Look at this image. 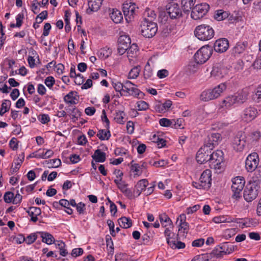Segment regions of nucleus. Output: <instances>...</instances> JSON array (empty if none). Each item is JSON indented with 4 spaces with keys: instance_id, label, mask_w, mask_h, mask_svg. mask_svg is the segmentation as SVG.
<instances>
[{
    "instance_id": "57",
    "label": "nucleus",
    "mask_w": 261,
    "mask_h": 261,
    "mask_svg": "<svg viewBox=\"0 0 261 261\" xmlns=\"http://www.w3.org/2000/svg\"><path fill=\"white\" fill-rule=\"evenodd\" d=\"M230 219L231 218L227 219L224 216H219L217 217H215L213 218V221L215 223H221L226 222H228V221H230Z\"/></svg>"
},
{
    "instance_id": "62",
    "label": "nucleus",
    "mask_w": 261,
    "mask_h": 261,
    "mask_svg": "<svg viewBox=\"0 0 261 261\" xmlns=\"http://www.w3.org/2000/svg\"><path fill=\"white\" fill-rule=\"evenodd\" d=\"M44 83L49 88H52L55 83V80L54 77L49 76L47 77L44 80Z\"/></svg>"
},
{
    "instance_id": "63",
    "label": "nucleus",
    "mask_w": 261,
    "mask_h": 261,
    "mask_svg": "<svg viewBox=\"0 0 261 261\" xmlns=\"http://www.w3.org/2000/svg\"><path fill=\"white\" fill-rule=\"evenodd\" d=\"M10 147L13 150H16L18 148V141L15 137L12 138L9 142Z\"/></svg>"
},
{
    "instance_id": "36",
    "label": "nucleus",
    "mask_w": 261,
    "mask_h": 261,
    "mask_svg": "<svg viewBox=\"0 0 261 261\" xmlns=\"http://www.w3.org/2000/svg\"><path fill=\"white\" fill-rule=\"evenodd\" d=\"M229 14L227 12L223 10H218L216 11L214 17L218 21H221L228 18Z\"/></svg>"
},
{
    "instance_id": "5",
    "label": "nucleus",
    "mask_w": 261,
    "mask_h": 261,
    "mask_svg": "<svg viewBox=\"0 0 261 261\" xmlns=\"http://www.w3.org/2000/svg\"><path fill=\"white\" fill-rule=\"evenodd\" d=\"M247 144L246 135L242 131L238 132L231 139V146L237 152L242 151Z\"/></svg>"
},
{
    "instance_id": "40",
    "label": "nucleus",
    "mask_w": 261,
    "mask_h": 261,
    "mask_svg": "<svg viewBox=\"0 0 261 261\" xmlns=\"http://www.w3.org/2000/svg\"><path fill=\"white\" fill-rule=\"evenodd\" d=\"M24 158V153H22L21 154L19 155V156L17 159H16L15 162V166L14 168L12 169V174H13L15 172H16L20 168L21 164L22 163Z\"/></svg>"
},
{
    "instance_id": "60",
    "label": "nucleus",
    "mask_w": 261,
    "mask_h": 261,
    "mask_svg": "<svg viewBox=\"0 0 261 261\" xmlns=\"http://www.w3.org/2000/svg\"><path fill=\"white\" fill-rule=\"evenodd\" d=\"M139 111H145L148 109V105L145 101L141 100L137 103Z\"/></svg>"
},
{
    "instance_id": "15",
    "label": "nucleus",
    "mask_w": 261,
    "mask_h": 261,
    "mask_svg": "<svg viewBox=\"0 0 261 261\" xmlns=\"http://www.w3.org/2000/svg\"><path fill=\"white\" fill-rule=\"evenodd\" d=\"M130 42V38L126 35H121L119 37L117 50L120 55H122L127 51Z\"/></svg>"
},
{
    "instance_id": "13",
    "label": "nucleus",
    "mask_w": 261,
    "mask_h": 261,
    "mask_svg": "<svg viewBox=\"0 0 261 261\" xmlns=\"http://www.w3.org/2000/svg\"><path fill=\"white\" fill-rule=\"evenodd\" d=\"M259 163L258 154L253 152L249 154L245 161V167L248 172H252L256 168Z\"/></svg>"
},
{
    "instance_id": "12",
    "label": "nucleus",
    "mask_w": 261,
    "mask_h": 261,
    "mask_svg": "<svg viewBox=\"0 0 261 261\" xmlns=\"http://www.w3.org/2000/svg\"><path fill=\"white\" fill-rule=\"evenodd\" d=\"M211 158L207 162H208L211 168L215 169H220L221 164L223 161V152L221 150H217L216 151H212Z\"/></svg>"
},
{
    "instance_id": "10",
    "label": "nucleus",
    "mask_w": 261,
    "mask_h": 261,
    "mask_svg": "<svg viewBox=\"0 0 261 261\" xmlns=\"http://www.w3.org/2000/svg\"><path fill=\"white\" fill-rule=\"evenodd\" d=\"M209 9L210 6L206 3L197 4L192 9L191 18L194 20L200 19L207 14Z\"/></svg>"
},
{
    "instance_id": "33",
    "label": "nucleus",
    "mask_w": 261,
    "mask_h": 261,
    "mask_svg": "<svg viewBox=\"0 0 261 261\" xmlns=\"http://www.w3.org/2000/svg\"><path fill=\"white\" fill-rule=\"evenodd\" d=\"M167 243L173 249H180L185 247V244L181 241H176L171 240L170 238L167 239Z\"/></svg>"
},
{
    "instance_id": "37",
    "label": "nucleus",
    "mask_w": 261,
    "mask_h": 261,
    "mask_svg": "<svg viewBox=\"0 0 261 261\" xmlns=\"http://www.w3.org/2000/svg\"><path fill=\"white\" fill-rule=\"evenodd\" d=\"M156 14L154 11L149 9H147L144 12V18L143 20L148 22L153 21L156 19Z\"/></svg>"
},
{
    "instance_id": "22",
    "label": "nucleus",
    "mask_w": 261,
    "mask_h": 261,
    "mask_svg": "<svg viewBox=\"0 0 261 261\" xmlns=\"http://www.w3.org/2000/svg\"><path fill=\"white\" fill-rule=\"evenodd\" d=\"M186 217L184 214H181L177 218V221L179 220L178 231L180 233L182 232L184 234H187L189 230V225L188 223L186 221Z\"/></svg>"
},
{
    "instance_id": "25",
    "label": "nucleus",
    "mask_w": 261,
    "mask_h": 261,
    "mask_svg": "<svg viewBox=\"0 0 261 261\" xmlns=\"http://www.w3.org/2000/svg\"><path fill=\"white\" fill-rule=\"evenodd\" d=\"M109 15L113 21L116 23H120L123 20L121 12L117 9H110Z\"/></svg>"
},
{
    "instance_id": "43",
    "label": "nucleus",
    "mask_w": 261,
    "mask_h": 261,
    "mask_svg": "<svg viewBox=\"0 0 261 261\" xmlns=\"http://www.w3.org/2000/svg\"><path fill=\"white\" fill-rule=\"evenodd\" d=\"M97 136L101 140H108L111 137L110 132L109 130L100 129L97 134Z\"/></svg>"
},
{
    "instance_id": "53",
    "label": "nucleus",
    "mask_w": 261,
    "mask_h": 261,
    "mask_svg": "<svg viewBox=\"0 0 261 261\" xmlns=\"http://www.w3.org/2000/svg\"><path fill=\"white\" fill-rule=\"evenodd\" d=\"M261 137V133L259 131H254L250 134V140L252 143L259 140Z\"/></svg>"
},
{
    "instance_id": "41",
    "label": "nucleus",
    "mask_w": 261,
    "mask_h": 261,
    "mask_svg": "<svg viewBox=\"0 0 261 261\" xmlns=\"http://www.w3.org/2000/svg\"><path fill=\"white\" fill-rule=\"evenodd\" d=\"M76 92L74 91H70L67 95H66L64 97V101L68 103L71 105L76 104L75 101V97H74V94H76Z\"/></svg>"
},
{
    "instance_id": "28",
    "label": "nucleus",
    "mask_w": 261,
    "mask_h": 261,
    "mask_svg": "<svg viewBox=\"0 0 261 261\" xmlns=\"http://www.w3.org/2000/svg\"><path fill=\"white\" fill-rule=\"evenodd\" d=\"M103 0H88V9L87 13L90 12H96L100 8Z\"/></svg>"
},
{
    "instance_id": "32",
    "label": "nucleus",
    "mask_w": 261,
    "mask_h": 261,
    "mask_svg": "<svg viewBox=\"0 0 261 261\" xmlns=\"http://www.w3.org/2000/svg\"><path fill=\"white\" fill-rule=\"evenodd\" d=\"M70 115L71 116V119L73 122H75L81 116V112L75 107H71V108L67 109Z\"/></svg>"
},
{
    "instance_id": "56",
    "label": "nucleus",
    "mask_w": 261,
    "mask_h": 261,
    "mask_svg": "<svg viewBox=\"0 0 261 261\" xmlns=\"http://www.w3.org/2000/svg\"><path fill=\"white\" fill-rule=\"evenodd\" d=\"M39 121L42 124H46L50 121V117L48 114H41L38 116Z\"/></svg>"
},
{
    "instance_id": "6",
    "label": "nucleus",
    "mask_w": 261,
    "mask_h": 261,
    "mask_svg": "<svg viewBox=\"0 0 261 261\" xmlns=\"http://www.w3.org/2000/svg\"><path fill=\"white\" fill-rule=\"evenodd\" d=\"M259 186L256 181H249L244 191V198L247 202H251L255 199L258 195Z\"/></svg>"
},
{
    "instance_id": "9",
    "label": "nucleus",
    "mask_w": 261,
    "mask_h": 261,
    "mask_svg": "<svg viewBox=\"0 0 261 261\" xmlns=\"http://www.w3.org/2000/svg\"><path fill=\"white\" fill-rule=\"evenodd\" d=\"M213 53L212 47L208 45L201 47L194 55V59L198 64L205 63L211 56Z\"/></svg>"
},
{
    "instance_id": "45",
    "label": "nucleus",
    "mask_w": 261,
    "mask_h": 261,
    "mask_svg": "<svg viewBox=\"0 0 261 261\" xmlns=\"http://www.w3.org/2000/svg\"><path fill=\"white\" fill-rule=\"evenodd\" d=\"M218 246L224 255L229 254L232 252V249L229 247V243L228 242L221 243L218 245Z\"/></svg>"
},
{
    "instance_id": "47",
    "label": "nucleus",
    "mask_w": 261,
    "mask_h": 261,
    "mask_svg": "<svg viewBox=\"0 0 261 261\" xmlns=\"http://www.w3.org/2000/svg\"><path fill=\"white\" fill-rule=\"evenodd\" d=\"M140 72V67L139 66L134 67L129 72L128 78L130 79H136Z\"/></svg>"
},
{
    "instance_id": "18",
    "label": "nucleus",
    "mask_w": 261,
    "mask_h": 261,
    "mask_svg": "<svg viewBox=\"0 0 261 261\" xmlns=\"http://www.w3.org/2000/svg\"><path fill=\"white\" fill-rule=\"evenodd\" d=\"M222 140V137L220 134L218 133H211L207 136L204 144L209 146V147L214 148V147L218 145Z\"/></svg>"
},
{
    "instance_id": "29",
    "label": "nucleus",
    "mask_w": 261,
    "mask_h": 261,
    "mask_svg": "<svg viewBox=\"0 0 261 261\" xmlns=\"http://www.w3.org/2000/svg\"><path fill=\"white\" fill-rule=\"evenodd\" d=\"M38 233L40 234L42 242L47 245H51L55 242V239L51 234L46 231H39Z\"/></svg>"
},
{
    "instance_id": "58",
    "label": "nucleus",
    "mask_w": 261,
    "mask_h": 261,
    "mask_svg": "<svg viewBox=\"0 0 261 261\" xmlns=\"http://www.w3.org/2000/svg\"><path fill=\"white\" fill-rule=\"evenodd\" d=\"M159 124L164 127H172V120L167 118H163L159 120Z\"/></svg>"
},
{
    "instance_id": "16",
    "label": "nucleus",
    "mask_w": 261,
    "mask_h": 261,
    "mask_svg": "<svg viewBox=\"0 0 261 261\" xmlns=\"http://www.w3.org/2000/svg\"><path fill=\"white\" fill-rule=\"evenodd\" d=\"M136 6L135 3L131 2H125L122 6V10L126 20L133 18L136 14Z\"/></svg>"
},
{
    "instance_id": "3",
    "label": "nucleus",
    "mask_w": 261,
    "mask_h": 261,
    "mask_svg": "<svg viewBox=\"0 0 261 261\" xmlns=\"http://www.w3.org/2000/svg\"><path fill=\"white\" fill-rule=\"evenodd\" d=\"M194 34L200 40L208 41L213 38L215 32L212 27L207 24H201L196 27Z\"/></svg>"
},
{
    "instance_id": "64",
    "label": "nucleus",
    "mask_w": 261,
    "mask_h": 261,
    "mask_svg": "<svg viewBox=\"0 0 261 261\" xmlns=\"http://www.w3.org/2000/svg\"><path fill=\"white\" fill-rule=\"evenodd\" d=\"M75 207L79 214L81 215L85 213L86 211V205L84 203L81 202L77 203Z\"/></svg>"
},
{
    "instance_id": "17",
    "label": "nucleus",
    "mask_w": 261,
    "mask_h": 261,
    "mask_svg": "<svg viewBox=\"0 0 261 261\" xmlns=\"http://www.w3.org/2000/svg\"><path fill=\"white\" fill-rule=\"evenodd\" d=\"M131 82L126 81L124 82V92L128 93L129 95L134 96L137 98H141L143 93L136 87H134Z\"/></svg>"
},
{
    "instance_id": "8",
    "label": "nucleus",
    "mask_w": 261,
    "mask_h": 261,
    "mask_svg": "<svg viewBox=\"0 0 261 261\" xmlns=\"http://www.w3.org/2000/svg\"><path fill=\"white\" fill-rule=\"evenodd\" d=\"M141 28L142 35L148 38L154 36L158 31L157 24L154 21L148 22V21L143 20L141 22Z\"/></svg>"
},
{
    "instance_id": "50",
    "label": "nucleus",
    "mask_w": 261,
    "mask_h": 261,
    "mask_svg": "<svg viewBox=\"0 0 261 261\" xmlns=\"http://www.w3.org/2000/svg\"><path fill=\"white\" fill-rule=\"evenodd\" d=\"M56 245L58 246V248L60 250V254L63 256H66L68 254V252L65 248V243L63 242H58L57 244H56Z\"/></svg>"
},
{
    "instance_id": "39",
    "label": "nucleus",
    "mask_w": 261,
    "mask_h": 261,
    "mask_svg": "<svg viewBox=\"0 0 261 261\" xmlns=\"http://www.w3.org/2000/svg\"><path fill=\"white\" fill-rule=\"evenodd\" d=\"M11 105V102L10 100L5 99L3 101L0 110L1 116H3L5 113L9 111Z\"/></svg>"
},
{
    "instance_id": "35",
    "label": "nucleus",
    "mask_w": 261,
    "mask_h": 261,
    "mask_svg": "<svg viewBox=\"0 0 261 261\" xmlns=\"http://www.w3.org/2000/svg\"><path fill=\"white\" fill-rule=\"evenodd\" d=\"M118 222L121 227L128 228L132 226V220L129 218L122 217L118 220Z\"/></svg>"
},
{
    "instance_id": "1",
    "label": "nucleus",
    "mask_w": 261,
    "mask_h": 261,
    "mask_svg": "<svg viewBox=\"0 0 261 261\" xmlns=\"http://www.w3.org/2000/svg\"><path fill=\"white\" fill-rule=\"evenodd\" d=\"M182 10L176 3H169L166 6V11L161 13L159 18L162 23H165L168 18L171 19H177L182 17Z\"/></svg>"
},
{
    "instance_id": "61",
    "label": "nucleus",
    "mask_w": 261,
    "mask_h": 261,
    "mask_svg": "<svg viewBox=\"0 0 261 261\" xmlns=\"http://www.w3.org/2000/svg\"><path fill=\"white\" fill-rule=\"evenodd\" d=\"M115 261H130V260L126 254L119 253L116 254Z\"/></svg>"
},
{
    "instance_id": "7",
    "label": "nucleus",
    "mask_w": 261,
    "mask_h": 261,
    "mask_svg": "<svg viewBox=\"0 0 261 261\" xmlns=\"http://www.w3.org/2000/svg\"><path fill=\"white\" fill-rule=\"evenodd\" d=\"M232 197L234 199L241 197L242 191L245 184V178L243 176H237L232 179Z\"/></svg>"
},
{
    "instance_id": "59",
    "label": "nucleus",
    "mask_w": 261,
    "mask_h": 261,
    "mask_svg": "<svg viewBox=\"0 0 261 261\" xmlns=\"http://www.w3.org/2000/svg\"><path fill=\"white\" fill-rule=\"evenodd\" d=\"M160 220L161 223L163 224V222H165L167 223V225H171L172 224V221L170 218L166 215L164 214L160 216ZM166 226V225H165V227Z\"/></svg>"
},
{
    "instance_id": "31",
    "label": "nucleus",
    "mask_w": 261,
    "mask_h": 261,
    "mask_svg": "<svg viewBox=\"0 0 261 261\" xmlns=\"http://www.w3.org/2000/svg\"><path fill=\"white\" fill-rule=\"evenodd\" d=\"M233 95L236 99L237 103H243L247 99L248 93L247 91L243 90Z\"/></svg>"
},
{
    "instance_id": "4",
    "label": "nucleus",
    "mask_w": 261,
    "mask_h": 261,
    "mask_svg": "<svg viewBox=\"0 0 261 261\" xmlns=\"http://www.w3.org/2000/svg\"><path fill=\"white\" fill-rule=\"evenodd\" d=\"M212 172L209 169L205 170L201 174L198 181H193V187L197 189L208 190L212 185Z\"/></svg>"
},
{
    "instance_id": "21",
    "label": "nucleus",
    "mask_w": 261,
    "mask_h": 261,
    "mask_svg": "<svg viewBox=\"0 0 261 261\" xmlns=\"http://www.w3.org/2000/svg\"><path fill=\"white\" fill-rule=\"evenodd\" d=\"M247 45L248 43L246 41L238 42L232 49V55L234 57H239L244 53Z\"/></svg>"
},
{
    "instance_id": "19",
    "label": "nucleus",
    "mask_w": 261,
    "mask_h": 261,
    "mask_svg": "<svg viewBox=\"0 0 261 261\" xmlns=\"http://www.w3.org/2000/svg\"><path fill=\"white\" fill-rule=\"evenodd\" d=\"M228 47L229 41L226 38H224L217 39L214 44L215 51L219 53L225 52Z\"/></svg>"
},
{
    "instance_id": "52",
    "label": "nucleus",
    "mask_w": 261,
    "mask_h": 261,
    "mask_svg": "<svg viewBox=\"0 0 261 261\" xmlns=\"http://www.w3.org/2000/svg\"><path fill=\"white\" fill-rule=\"evenodd\" d=\"M38 234V232H37L36 233H32L28 235L25 238V243L28 245H30L34 243L37 239Z\"/></svg>"
},
{
    "instance_id": "51",
    "label": "nucleus",
    "mask_w": 261,
    "mask_h": 261,
    "mask_svg": "<svg viewBox=\"0 0 261 261\" xmlns=\"http://www.w3.org/2000/svg\"><path fill=\"white\" fill-rule=\"evenodd\" d=\"M70 16V13L68 11H66L65 13V18L64 20L65 22V29L66 32H68L71 30V27L70 25L69 17Z\"/></svg>"
},
{
    "instance_id": "48",
    "label": "nucleus",
    "mask_w": 261,
    "mask_h": 261,
    "mask_svg": "<svg viewBox=\"0 0 261 261\" xmlns=\"http://www.w3.org/2000/svg\"><path fill=\"white\" fill-rule=\"evenodd\" d=\"M112 85L113 88L117 92H119L122 95V92H124V83L123 84L119 82L116 81L112 82Z\"/></svg>"
},
{
    "instance_id": "46",
    "label": "nucleus",
    "mask_w": 261,
    "mask_h": 261,
    "mask_svg": "<svg viewBox=\"0 0 261 261\" xmlns=\"http://www.w3.org/2000/svg\"><path fill=\"white\" fill-rule=\"evenodd\" d=\"M153 74V70L148 62L147 63L144 67V76L145 79L151 77Z\"/></svg>"
},
{
    "instance_id": "30",
    "label": "nucleus",
    "mask_w": 261,
    "mask_h": 261,
    "mask_svg": "<svg viewBox=\"0 0 261 261\" xmlns=\"http://www.w3.org/2000/svg\"><path fill=\"white\" fill-rule=\"evenodd\" d=\"M92 159L96 162L103 163L106 161V154L100 149H97L92 155Z\"/></svg>"
},
{
    "instance_id": "26",
    "label": "nucleus",
    "mask_w": 261,
    "mask_h": 261,
    "mask_svg": "<svg viewBox=\"0 0 261 261\" xmlns=\"http://www.w3.org/2000/svg\"><path fill=\"white\" fill-rule=\"evenodd\" d=\"M31 217V221L36 222L38 219V216L41 214V210L39 207L31 206L26 211Z\"/></svg>"
},
{
    "instance_id": "24",
    "label": "nucleus",
    "mask_w": 261,
    "mask_h": 261,
    "mask_svg": "<svg viewBox=\"0 0 261 261\" xmlns=\"http://www.w3.org/2000/svg\"><path fill=\"white\" fill-rule=\"evenodd\" d=\"M117 174V178L114 180V182L118 189L122 192L127 188L128 184L125 181L122 180V176L123 175L122 172L118 170Z\"/></svg>"
},
{
    "instance_id": "54",
    "label": "nucleus",
    "mask_w": 261,
    "mask_h": 261,
    "mask_svg": "<svg viewBox=\"0 0 261 261\" xmlns=\"http://www.w3.org/2000/svg\"><path fill=\"white\" fill-rule=\"evenodd\" d=\"M172 105V101L170 100H166L164 103L160 105V107H162V109H159V112L160 113L165 112L171 107Z\"/></svg>"
},
{
    "instance_id": "20",
    "label": "nucleus",
    "mask_w": 261,
    "mask_h": 261,
    "mask_svg": "<svg viewBox=\"0 0 261 261\" xmlns=\"http://www.w3.org/2000/svg\"><path fill=\"white\" fill-rule=\"evenodd\" d=\"M228 73V69L220 64L215 65L211 71V75L218 78H222Z\"/></svg>"
},
{
    "instance_id": "34",
    "label": "nucleus",
    "mask_w": 261,
    "mask_h": 261,
    "mask_svg": "<svg viewBox=\"0 0 261 261\" xmlns=\"http://www.w3.org/2000/svg\"><path fill=\"white\" fill-rule=\"evenodd\" d=\"M114 119L117 123L119 124L124 123L125 114L123 111L116 110L114 114Z\"/></svg>"
},
{
    "instance_id": "14",
    "label": "nucleus",
    "mask_w": 261,
    "mask_h": 261,
    "mask_svg": "<svg viewBox=\"0 0 261 261\" xmlns=\"http://www.w3.org/2000/svg\"><path fill=\"white\" fill-rule=\"evenodd\" d=\"M258 113V111L255 107L249 106L243 110L241 118L244 121L249 122L257 117Z\"/></svg>"
},
{
    "instance_id": "49",
    "label": "nucleus",
    "mask_w": 261,
    "mask_h": 261,
    "mask_svg": "<svg viewBox=\"0 0 261 261\" xmlns=\"http://www.w3.org/2000/svg\"><path fill=\"white\" fill-rule=\"evenodd\" d=\"M138 51V46L136 44L134 43L132 45H129L127 50V53L129 56L133 57Z\"/></svg>"
},
{
    "instance_id": "55",
    "label": "nucleus",
    "mask_w": 261,
    "mask_h": 261,
    "mask_svg": "<svg viewBox=\"0 0 261 261\" xmlns=\"http://www.w3.org/2000/svg\"><path fill=\"white\" fill-rule=\"evenodd\" d=\"M13 198L14 193L10 191L6 192L4 195V200L6 203L12 202Z\"/></svg>"
},
{
    "instance_id": "38",
    "label": "nucleus",
    "mask_w": 261,
    "mask_h": 261,
    "mask_svg": "<svg viewBox=\"0 0 261 261\" xmlns=\"http://www.w3.org/2000/svg\"><path fill=\"white\" fill-rule=\"evenodd\" d=\"M196 0H181V4L184 12H188L194 6Z\"/></svg>"
},
{
    "instance_id": "44",
    "label": "nucleus",
    "mask_w": 261,
    "mask_h": 261,
    "mask_svg": "<svg viewBox=\"0 0 261 261\" xmlns=\"http://www.w3.org/2000/svg\"><path fill=\"white\" fill-rule=\"evenodd\" d=\"M130 170L132 171L135 173L134 176L135 175L139 176L142 173L141 170V165L139 164L134 163V161H132L130 163Z\"/></svg>"
},
{
    "instance_id": "11",
    "label": "nucleus",
    "mask_w": 261,
    "mask_h": 261,
    "mask_svg": "<svg viewBox=\"0 0 261 261\" xmlns=\"http://www.w3.org/2000/svg\"><path fill=\"white\" fill-rule=\"evenodd\" d=\"M213 149L209 146L204 144L197 152L196 159L197 162L200 164L207 162L211 159L209 157L211 156Z\"/></svg>"
},
{
    "instance_id": "42",
    "label": "nucleus",
    "mask_w": 261,
    "mask_h": 261,
    "mask_svg": "<svg viewBox=\"0 0 261 261\" xmlns=\"http://www.w3.org/2000/svg\"><path fill=\"white\" fill-rule=\"evenodd\" d=\"M112 53L111 50L108 47L101 48L98 52L97 55L99 58L105 59L108 58Z\"/></svg>"
},
{
    "instance_id": "2",
    "label": "nucleus",
    "mask_w": 261,
    "mask_h": 261,
    "mask_svg": "<svg viewBox=\"0 0 261 261\" xmlns=\"http://www.w3.org/2000/svg\"><path fill=\"white\" fill-rule=\"evenodd\" d=\"M226 89L225 83H221L212 89L204 90L200 95V99L203 101H208L218 98Z\"/></svg>"
},
{
    "instance_id": "27",
    "label": "nucleus",
    "mask_w": 261,
    "mask_h": 261,
    "mask_svg": "<svg viewBox=\"0 0 261 261\" xmlns=\"http://www.w3.org/2000/svg\"><path fill=\"white\" fill-rule=\"evenodd\" d=\"M236 99L234 95H230L226 97L221 103V107L226 109H230L234 105L236 104Z\"/></svg>"
},
{
    "instance_id": "23",
    "label": "nucleus",
    "mask_w": 261,
    "mask_h": 261,
    "mask_svg": "<svg viewBox=\"0 0 261 261\" xmlns=\"http://www.w3.org/2000/svg\"><path fill=\"white\" fill-rule=\"evenodd\" d=\"M148 185V181L146 179H143L138 181L135 186L134 193L136 194V197L139 196L143 191H144Z\"/></svg>"
}]
</instances>
